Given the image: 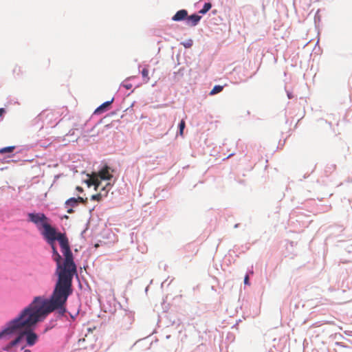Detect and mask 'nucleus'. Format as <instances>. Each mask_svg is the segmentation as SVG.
<instances>
[{
  "label": "nucleus",
  "instance_id": "obj_3",
  "mask_svg": "<svg viewBox=\"0 0 352 352\" xmlns=\"http://www.w3.org/2000/svg\"><path fill=\"white\" fill-rule=\"evenodd\" d=\"M18 336L11 341L4 349L6 351L12 349L14 346L19 344L25 337L26 344L29 346H34L38 340V335L33 331V329H21L19 330Z\"/></svg>",
  "mask_w": 352,
  "mask_h": 352
},
{
  "label": "nucleus",
  "instance_id": "obj_1",
  "mask_svg": "<svg viewBox=\"0 0 352 352\" xmlns=\"http://www.w3.org/2000/svg\"><path fill=\"white\" fill-rule=\"evenodd\" d=\"M71 294L54 288L50 298L36 296L16 317L8 322L14 333L21 329H34L52 312L57 311L60 316L66 312V302Z\"/></svg>",
  "mask_w": 352,
  "mask_h": 352
},
{
  "label": "nucleus",
  "instance_id": "obj_10",
  "mask_svg": "<svg viewBox=\"0 0 352 352\" xmlns=\"http://www.w3.org/2000/svg\"><path fill=\"white\" fill-rule=\"evenodd\" d=\"M113 99H111V100L110 101H107L105 102H104L103 104H102L100 107H98L96 110H95V113H101L104 111H106V109L113 102Z\"/></svg>",
  "mask_w": 352,
  "mask_h": 352
},
{
  "label": "nucleus",
  "instance_id": "obj_11",
  "mask_svg": "<svg viewBox=\"0 0 352 352\" xmlns=\"http://www.w3.org/2000/svg\"><path fill=\"white\" fill-rule=\"evenodd\" d=\"M12 334H14V333L12 331V330L10 329V326L8 325V324L7 323L6 325V327L4 328V329L2 330L0 332V339L3 338V337H5V336H10V335H12Z\"/></svg>",
  "mask_w": 352,
  "mask_h": 352
},
{
  "label": "nucleus",
  "instance_id": "obj_20",
  "mask_svg": "<svg viewBox=\"0 0 352 352\" xmlns=\"http://www.w3.org/2000/svg\"><path fill=\"white\" fill-rule=\"evenodd\" d=\"M76 199H78V203L85 204L87 202V199H84L81 197H78V198H76Z\"/></svg>",
  "mask_w": 352,
  "mask_h": 352
},
{
  "label": "nucleus",
  "instance_id": "obj_6",
  "mask_svg": "<svg viewBox=\"0 0 352 352\" xmlns=\"http://www.w3.org/2000/svg\"><path fill=\"white\" fill-rule=\"evenodd\" d=\"M98 176L99 179L103 180H109L112 177L109 173V168L107 166L98 172Z\"/></svg>",
  "mask_w": 352,
  "mask_h": 352
},
{
  "label": "nucleus",
  "instance_id": "obj_27",
  "mask_svg": "<svg viewBox=\"0 0 352 352\" xmlns=\"http://www.w3.org/2000/svg\"><path fill=\"white\" fill-rule=\"evenodd\" d=\"M25 345H23V346H22L21 347V350H23V349H25Z\"/></svg>",
  "mask_w": 352,
  "mask_h": 352
},
{
  "label": "nucleus",
  "instance_id": "obj_19",
  "mask_svg": "<svg viewBox=\"0 0 352 352\" xmlns=\"http://www.w3.org/2000/svg\"><path fill=\"white\" fill-rule=\"evenodd\" d=\"M122 86H123L124 87H125L126 89H131V88H132V87H133V86H132V85H131V83H129V82H124L122 83Z\"/></svg>",
  "mask_w": 352,
  "mask_h": 352
},
{
  "label": "nucleus",
  "instance_id": "obj_12",
  "mask_svg": "<svg viewBox=\"0 0 352 352\" xmlns=\"http://www.w3.org/2000/svg\"><path fill=\"white\" fill-rule=\"evenodd\" d=\"M65 204L67 207H68V206H70L72 208L76 207L78 204V199H76V198H74V197L70 198L65 201Z\"/></svg>",
  "mask_w": 352,
  "mask_h": 352
},
{
  "label": "nucleus",
  "instance_id": "obj_23",
  "mask_svg": "<svg viewBox=\"0 0 352 352\" xmlns=\"http://www.w3.org/2000/svg\"><path fill=\"white\" fill-rule=\"evenodd\" d=\"M76 190H78V192H82L83 191L82 188V187H80V186H77V187L76 188Z\"/></svg>",
  "mask_w": 352,
  "mask_h": 352
},
{
  "label": "nucleus",
  "instance_id": "obj_9",
  "mask_svg": "<svg viewBox=\"0 0 352 352\" xmlns=\"http://www.w3.org/2000/svg\"><path fill=\"white\" fill-rule=\"evenodd\" d=\"M100 181L97 175H92L89 179L87 181V184L89 186L94 185L95 186V190H97L98 186H100Z\"/></svg>",
  "mask_w": 352,
  "mask_h": 352
},
{
  "label": "nucleus",
  "instance_id": "obj_18",
  "mask_svg": "<svg viewBox=\"0 0 352 352\" xmlns=\"http://www.w3.org/2000/svg\"><path fill=\"white\" fill-rule=\"evenodd\" d=\"M102 195L101 193H98L96 195H93L91 197V199L93 201H100L102 199Z\"/></svg>",
  "mask_w": 352,
  "mask_h": 352
},
{
  "label": "nucleus",
  "instance_id": "obj_5",
  "mask_svg": "<svg viewBox=\"0 0 352 352\" xmlns=\"http://www.w3.org/2000/svg\"><path fill=\"white\" fill-rule=\"evenodd\" d=\"M58 117V113L50 110H45L39 114L38 119L46 126H52L57 123Z\"/></svg>",
  "mask_w": 352,
  "mask_h": 352
},
{
  "label": "nucleus",
  "instance_id": "obj_2",
  "mask_svg": "<svg viewBox=\"0 0 352 352\" xmlns=\"http://www.w3.org/2000/svg\"><path fill=\"white\" fill-rule=\"evenodd\" d=\"M43 237L52 248V258L56 263L58 276L54 288L72 294L73 277L77 274L68 238L65 233L57 232L52 226H47Z\"/></svg>",
  "mask_w": 352,
  "mask_h": 352
},
{
  "label": "nucleus",
  "instance_id": "obj_28",
  "mask_svg": "<svg viewBox=\"0 0 352 352\" xmlns=\"http://www.w3.org/2000/svg\"><path fill=\"white\" fill-rule=\"evenodd\" d=\"M49 328H46L45 330L44 331V333L47 332L48 331Z\"/></svg>",
  "mask_w": 352,
  "mask_h": 352
},
{
  "label": "nucleus",
  "instance_id": "obj_7",
  "mask_svg": "<svg viewBox=\"0 0 352 352\" xmlns=\"http://www.w3.org/2000/svg\"><path fill=\"white\" fill-rule=\"evenodd\" d=\"M188 12L186 10H180L172 17V20L175 21H181L183 20L186 21Z\"/></svg>",
  "mask_w": 352,
  "mask_h": 352
},
{
  "label": "nucleus",
  "instance_id": "obj_22",
  "mask_svg": "<svg viewBox=\"0 0 352 352\" xmlns=\"http://www.w3.org/2000/svg\"><path fill=\"white\" fill-rule=\"evenodd\" d=\"M185 47H190L192 45V41H189L187 43L184 44Z\"/></svg>",
  "mask_w": 352,
  "mask_h": 352
},
{
  "label": "nucleus",
  "instance_id": "obj_21",
  "mask_svg": "<svg viewBox=\"0 0 352 352\" xmlns=\"http://www.w3.org/2000/svg\"><path fill=\"white\" fill-rule=\"evenodd\" d=\"M244 283L245 285H249V276L246 275L244 278Z\"/></svg>",
  "mask_w": 352,
  "mask_h": 352
},
{
  "label": "nucleus",
  "instance_id": "obj_14",
  "mask_svg": "<svg viewBox=\"0 0 352 352\" xmlns=\"http://www.w3.org/2000/svg\"><path fill=\"white\" fill-rule=\"evenodd\" d=\"M15 148L14 146H10L4 147L0 149V154H4L6 153H12Z\"/></svg>",
  "mask_w": 352,
  "mask_h": 352
},
{
  "label": "nucleus",
  "instance_id": "obj_26",
  "mask_svg": "<svg viewBox=\"0 0 352 352\" xmlns=\"http://www.w3.org/2000/svg\"><path fill=\"white\" fill-rule=\"evenodd\" d=\"M24 352H31V351H30V350H29V349H25V350H24Z\"/></svg>",
  "mask_w": 352,
  "mask_h": 352
},
{
  "label": "nucleus",
  "instance_id": "obj_25",
  "mask_svg": "<svg viewBox=\"0 0 352 352\" xmlns=\"http://www.w3.org/2000/svg\"><path fill=\"white\" fill-rule=\"evenodd\" d=\"M67 213H69V214H72L74 212V210L72 209V208L71 207L70 208H68L67 210Z\"/></svg>",
  "mask_w": 352,
  "mask_h": 352
},
{
  "label": "nucleus",
  "instance_id": "obj_16",
  "mask_svg": "<svg viewBox=\"0 0 352 352\" xmlns=\"http://www.w3.org/2000/svg\"><path fill=\"white\" fill-rule=\"evenodd\" d=\"M142 75L143 78H144V80L146 82H148L149 80V77H148V69L147 68H144L142 69Z\"/></svg>",
  "mask_w": 352,
  "mask_h": 352
},
{
  "label": "nucleus",
  "instance_id": "obj_29",
  "mask_svg": "<svg viewBox=\"0 0 352 352\" xmlns=\"http://www.w3.org/2000/svg\"><path fill=\"white\" fill-rule=\"evenodd\" d=\"M233 153L230 154L228 157H230V156H232Z\"/></svg>",
  "mask_w": 352,
  "mask_h": 352
},
{
  "label": "nucleus",
  "instance_id": "obj_4",
  "mask_svg": "<svg viewBox=\"0 0 352 352\" xmlns=\"http://www.w3.org/2000/svg\"><path fill=\"white\" fill-rule=\"evenodd\" d=\"M28 218L29 220L36 225L38 228L39 226H42L43 231L41 232V234L43 236V233L45 232L47 226H52L47 222V218L43 213H29Z\"/></svg>",
  "mask_w": 352,
  "mask_h": 352
},
{
  "label": "nucleus",
  "instance_id": "obj_24",
  "mask_svg": "<svg viewBox=\"0 0 352 352\" xmlns=\"http://www.w3.org/2000/svg\"><path fill=\"white\" fill-rule=\"evenodd\" d=\"M4 113H5V109L3 108H1L0 109V116H2Z\"/></svg>",
  "mask_w": 352,
  "mask_h": 352
},
{
  "label": "nucleus",
  "instance_id": "obj_13",
  "mask_svg": "<svg viewBox=\"0 0 352 352\" xmlns=\"http://www.w3.org/2000/svg\"><path fill=\"white\" fill-rule=\"evenodd\" d=\"M212 4L210 3H206L204 5V7L202 9L199 10V13L202 14H205L207 12L209 11V10L211 8Z\"/></svg>",
  "mask_w": 352,
  "mask_h": 352
},
{
  "label": "nucleus",
  "instance_id": "obj_15",
  "mask_svg": "<svg viewBox=\"0 0 352 352\" xmlns=\"http://www.w3.org/2000/svg\"><path fill=\"white\" fill-rule=\"evenodd\" d=\"M223 90V87L221 85H216L213 87V89L210 91V95H214Z\"/></svg>",
  "mask_w": 352,
  "mask_h": 352
},
{
  "label": "nucleus",
  "instance_id": "obj_8",
  "mask_svg": "<svg viewBox=\"0 0 352 352\" xmlns=\"http://www.w3.org/2000/svg\"><path fill=\"white\" fill-rule=\"evenodd\" d=\"M201 16L197 14H192L190 16H187L186 18V24L189 26H195L198 24L201 19Z\"/></svg>",
  "mask_w": 352,
  "mask_h": 352
},
{
  "label": "nucleus",
  "instance_id": "obj_17",
  "mask_svg": "<svg viewBox=\"0 0 352 352\" xmlns=\"http://www.w3.org/2000/svg\"><path fill=\"white\" fill-rule=\"evenodd\" d=\"M185 126H186V123H185V121L184 120H182L179 124V135L181 136H183L184 135V129L185 128Z\"/></svg>",
  "mask_w": 352,
  "mask_h": 352
}]
</instances>
